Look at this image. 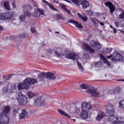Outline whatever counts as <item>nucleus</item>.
I'll return each mask as SVG.
<instances>
[{"label": "nucleus", "instance_id": "f257e3e1", "mask_svg": "<svg viewBox=\"0 0 124 124\" xmlns=\"http://www.w3.org/2000/svg\"><path fill=\"white\" fill-rule=\"evenodd\" d=\"M115 113V110H106L107 116H109L108 118V121L110 122L109 124H124V121L122 120V118L114 116Z\"/></svg>", "mask_w": 124, "mask_h": 124}, {"label": "nucleus", "instance_id": "f03ea898", "mask_svg": "<svg viewBox=\"0 0 124 124\" xmlns=\"http://www.w3.org/2000/svg\"><path fill=\"white\" fill-rule=\"evenodd\" d=\"M91 108L89 104L83 102L81 105L82 111L79 115V116L84 119H87L88 118V115L87 111Z\"/></svg>", "mask_w": 124, "mask_h": 124}, {"label": "nucleus", "instance_id": "7ed1b4c3", "mask_svg": "<svg viewBox=\"0 0 124 124\" xmlns=\"http://www.w3.org/2000/svg\"><path fill=\"white\" fill-rule=\"evenodd\" d=\"M16 99L19 103L21 105H24L27 103V97L21 93H19L16 94Z\"/></svg>", "mask_w": 124, "mask_h": 124}, {"label": "nucleus", "instance_id": "20e7f679", "mask_svg": "<svg viewBox=\"0 0 124 124\" xmlns=\"http://www.w3.org/2000/svg\"><path fill=\"white\" fill-rule=\"evenodd\" d=\"M87 93L90 94L91 96L96 97H103L104 95L103 92H102L99 93L94 88L91 86L90 90L86 91Z\"/></svg>", "mask_w": 124, "mask_h": 124}, {"label": "nucleus", "instance_id": "39448f33", "mask_svg": "<svg viewBox=\"0 0 124 124\" xmlns=\"http://www.w3.org/2000/svg\"><path fill=\"white\" fill-rule=\"evenodd\" d=\"M108 58H110L113 61H124V56L122 55H110L108 56Z\"/></svg>", "mask_w": 124, "mask_h": 124}, {"label": "nucleus", "instance_id": "423d86ee", "mask_svg": "<svg viewBox=\"0 0 124 124\" xmlns=\"http://www.w3.org/2000/svg\"><path fill=\"white\" fill-rule=\"evenodd\" d=\"M13 15L12 12L1 13L0 14V19L2 20H9L12 17Z\"/></svg>", "mask_w": 124, "mask_h": 124}, {"label": "nucleus", "instance_id": "0eeeda50", "mask_svg": "<svg viewBox=\"0 0 124 124\" xmlns=\"http://www.w3.org/2000/svg\"><path fill=\"white\" fill-rule=\"evenodd\" d=\"M55 56L61 59L63 57H65L67 58L75 60L78 59L79 56L78 55H55Z\"/></svg>", "mask_w": 124, "mask_h": 124}, {"label": "nucleus", "instance_id": "6e6552de", "mask_svg": "<svg viewBox=\"0 0 124 124\" xmlns=\"http://www.w3.org/2000/svg\"><path fill=\"white\" fill-rule=\"evenodd\" d=\"M9 122V118L8 116H4L3 113H0V124H7Z\"/></svg>", "mask_w": 124, "mask_h": 124}, {"label": "nucleus", "instance_id": "1a4fd4ad", "mask_svg": "<svg viewBox=\"0 0 124 124\" xmlns=\"http://www.w3.org/2000/svg\"><path fill=\"white\" fill-rule=\"evenodd\" d=\"M24 13L27 17H30L31 15V13L28 12V11L32 9L31 6L29 5H25L23 7Z\"/></svg>", "mask_w": 124, "mask_h": 124}, {"label": "nucleus", "instance_id": "9d476101", "mask_svg": "<svg viewBox=\"0 0 124 124\" xmlns=\"http://www.w3.org/2000/svg\"><path fill=\"white\" fill-rule=\"evenodd\" d=\"M44 103V99L41 97H38L36 98L35 101V105L38 107L42 106Z\"/></svg>", "mask_w": 124, "mask_h": 124}, {"label": "nucleus", "instance_id": "9b49d317", "mask_svg": "<svg viewBox=\"0 0 124 124\" xmlns=\"http://www.w3.org/2000/svg\"><path fill=\"white\" fill-rule=\"evenodd\" d=\"M105 4V5L110 9L111 13V15H112L113 12L115 10L116 7L110 1H107Z\"/></svg>", "mask_w": 124, "mask_h": 124}, {"label": "nucleus", "instance_id": "f8f14e48", "mask_svg": "<svg viewBox=\"0 0 124 124\" xmlns=\"http://www.w3.org/2000/svg\"><path fill=\"white\" fill-rule=\"evenodd\" d=\"M91 45L93 46L96 47L97 50H100L101 48V45L98 41H95L94 40H92L90 42Z\"/></svg>", "mask_w": 124, "mask_h": 124}, {"label": "nucleus", "instance_id": "ddd939ff", "mask_svg": "<svg viewBox=\"0 0 124 124\" xmlns=\"http://www.w3.org/2000/svg\"><path fill=\"white\" fill-rule=\"evenodd\" d=\"M91 21L95 25H98L99 23L100 25L103 26L104 25V24L102 22H100V21L97 18L93 17H90Z\"/></svg>", "mask_w": 124, "mask_h": 124}, {"label": "nucleus", "instance_id": "4468645a", "mask_svg": "<svg viewBox=\"0 0 124 124\" xmlns=\"http://www.w3.org/2000/svg\"><path fill=\"white\" fill-rule=\"evenodd\" d=\"M68 22L69 23H71L75 24V26L78 28H81L83 26L81 23L80 22H77L76 21H74L72 19H70L68 21Z\"/></svg>", "mask_w": 124, "mask_h": 124}, {"label": "nucleus", "instance_id": "2eb2a0df", "mask_svg": "<svg viewBox=\"0 0 124 124\" xmlns=\"http://www.w3.org/2000/svg\"><path fill=\"white\" fill-rule=\"evenodd\" d=\"M25 82L26 83L27 85L28 86L31 85L36 83L37 81L36 80L34 79H31L30 78H28L25 80Z\"/></svg>", "mask_w": 124, "mask_h": 124}, {"label": "nucleus", "instance_id": "dca6fc26", "mask_svg": "<svg viewBox=\"0 0 124 124\" xmlns=\"http://www.w3.org/2000/svg\"><path fill=\"white\" fill-rule=\"evenodd\" d=\"M77 14L78 15V16L83 22H85L87 20L88 18L85 14L83 13L81 15L79 13H78Z\"/></svg>", "mask_w": 124, "mask_h": 124}, {"label": "nucleus", "instance_id": "f3484780", "mask_svg": "<svg viewBox=\"0 0 124 124\" xmlns=\"http://www.w3.org/2000/svg\"><path fill=\"white\" fill-rule=\"evenodd\" d=\"M77 14L78 15V16L83 22H85L87 20L88 18L85 14L83 13L81 15L79 13H78Z\"/></svg>", "mask_w": 124, "mask_h": 124}, {"label": "nucleus", "instance_id": "a211bd4d", "mask_svg": "<svg viewBox=\"0 0 124 124\" xmlns=\"http://www.w3.org/2000/svg\"><path fill=\"white\" fill-rule=\"evenodd\" d=\"M105 115V113L104 112L101 111H100L98 113V116L96 118V120L98 121H100L102 118Z\"/></svg>", "mask_w": 124, "mask_h": 124}, {"label": "nucleus", "instance_id": "6ab92c4d", "mask_svg": "<svg viewBox=\"0 0 124 124\" xmlns=\"http://www.w3.org/2000/svg\"><path fill=\"white\" fill-rule=\"evenodd\" d=\"M28 87L26 83L25 82V80L23 83H21L18 84V87L19 90H22Z\"/></svg>", "mask_w": 124, "mask_h": 124}, {"label": "nucleus", "instance_id": "aec40b11", "mask_svg": "<svg viewBox=\"0 0 124 124\" xmlns=\"http://www.w3.org/2000/svg\"><path fill=\"white\" fill-rule=\"evenodd\" d=\"M100 59L102 60L104 63H106L107 65L110 67L111 66L110 63L105 58L103 55H100Z\"/></svg>", "mask_w": 124, "mask_h": 124}, {"label": "nucleus", "instance_id": "412c9836", "mask_svg": "<svg viewBox=\"0 0 124 124\" xmlns=\"http://www.w3.org/2000/svg\"><path fill=\"white\" fill-rule=\"evenodd\" d=\"M80 3L83 8H85L89 6V3L87 1L85 0H80Z\"/></svg>", "mask_w": 124, "mask_h": 124}, {"label": "nucleus", "instance_id": "4be33fe9", "mask_svg": "<svg viewBox=\"0 0 124 124\" xmlns=\"http://www.w3.org/2000/svg\"><path fill=\"white\" fill-rule=\"evenodd\" d=\"M106 108V110H115L114 106L110 103H108L105 106Z\"/></svg>", "mask_w": 124, "mask_h": 124}, {"label": "nucleus", "instance_id": "5701e85b", "mask_svg": "<svg viewBox=\"0 0 124 124\" xmlns=\"http://www.w3.org/2000/svg\"><path fill=\"white\" fill-rule=\"evenodd\" d=\"M58 113L60 114L61 115H63L65 117L68 118H70L71 116L68 115L67 113L65 112L64 111L61 110L60 109H58L57 110Z\"/></svg>", "mask_w": 124, "mask_h": 124}, {"label": "nucleus", "instance_id": "b1692460", "mask_svg": "<svg viewBox=\"0 0 124 124\" xmlns=\"http://www.w3.org/2000/svg\"><path fill=\"white\" fill-rule=\"evenodd\" d=\"M27 112L25 109H23L22 110V113L20 115V118L23 119L27 116Z\"/></svg>", "mask_w": 124, "mask_h": 124}, {"label": "nucleus", "instance_id": "393cba45", "mask_svg": "<svg viewBox=\"0 0 124 124\" xmlns=\"http://www.w3.org/2000/svg\"><path fill=\"white\" fill-rule=\"evenodd\" d=\"M46 78L48 79L53 80L55 79V77L52 73L48 72L46 74Z\"/></svg>", "mask_w": 124, "mask_h": 124}, {"label": "nucleus", "instance_id": "a878e982", "mask_svg": "<svg viewBox=\"0 0 124 124\" xmlns=\"http://www.w3.org/2000/svg\"><path fill=\"white\" fill-rule=\"evenodd\" d=\"M80 87L83 89H86L87 91H88L90 90V88L92 86H87L85 84H82L79 85Z\"/></svg>", "mask_w": 124, "mask_h": 124}, {"label": "nucleus", "instance_id": "bb28decb", "mask_svg": "<svg viewBox=\"0 0 124 124\" xmlns=\"http://www.w3.org/2000/svg\"><path fill=\"white\" fill-rule=\"evenodd\" d=\"M112 50V49L110 48H105L102 51L103 54L108 53L111 52Z\"/></svg>", "mask_w": 124, "mask_h": 124}, {"label": "nucleus", "instance_id": "cd10ccee", "mask_svg": "<svg viewBox=\"0 0 124 124\" xmlns=\"http://www.w3.org/2000/svg\"><path fill=\"white\" fill-rule=\"evenodd\" d=\"M10 110V107L9 106H7L4 107L3 110V112L4 114H7L9 113Z\"/></svg>", "mask_w": 124, "mask_h": 124}, {"label": "nucleus", "instance_id": "c85d7f7f", "mask_svg": "<svg viewBox=\"0 0 124 124\" xmlns=\"http://www.w3.org/2000/svg\"><path fill=\"white\" fill-rule=\"evenodd\" d=\"M28 96L30 98H31L36 96V94L31 91L28 92L27 93Z\"/></svg>", "mask_w": 124, "mask_h": 124}, {"label": "nucleus", "instance_id": "c756f323", "mask_svg": "<svg viewBox=\"0 0 124 124\" xmlns=\"http://www.w3.org/2000/svg\"><path fill=\"white\" fill-rule=\"evenodd\" d=\"M46 75V73L44 72H42L39 74L38 78L39 79V81H41L45 77V76Z\"/></svg>", "mask_w": 124, "mask_h": 124}, {"label": "nucleus", "instance_id": "7c9ffc66", "mask_svg": "<svg viewBox=\"0 0 124 124\" xmlns=\"http://www.w3.org/2000/svg\"><path fill=\"white\" fill-rule=\"evenodd\" d=\"M119 107L121 108H124V100H121L118 102Z\"/></svg>", "mask_w": 124, "mask_h": 124}, {"label": "nucleus", "instance_id": "2f4dec72", "mask_svg": "<svg viewBox=\"0 0 124 124\" xmlns=\"http://www.w3.org/2000/svg\"><path fill=\"white\" fill-rule=\"evenodd\" d=\"M4 7L6 9L9 10L10 7L9 6V3L8 1H5L3 4Z\"/></svg>", "mask_w": 124, "mask_h": 124}, {"label": "nucleus", "instance_id": "473e14b6", "mask_svg": "<svg viewBox=\"0 0 124 124\" xmlns=\"http://www.w3.org/2000/svg\"><path fill=\"white\" fill-rule=\"evenodd\" d=\"M78 69L81 71H83L84 70V68L80 63L78 61H77Z\"/></svg>", "mask_w": 124, "mask_h": 124}, {"label": "nucleus", "instance_id": "72a5a7b5", "mask_svg": "<svg viewBox=\"0 0 124 124\" xmlns=\"http://www.w3.org/2000/svg\"><path fill=\"white\" fill-rule=\"evenodd\" d=\"M83 48L84 50H86L88 51L89 48L90 47V46H89L87 44H84L83 45Z\"/></svg>", "mask_w": 124, "mask_h": 124}, {"label": "nucleus", "instance_id": "f704fd0d", "mask_svg": "<svg viewBox=\"0 0 124 124\" xmlns=\"http://www.w3.org/2000/svg\"><path fill=\"white\" fill-rule=\"evenodd\" d=\"M72 2L77 6L80 5V0H72Z\"/></svg>", "mask_w": 124, "mask_h": 124}, {"label": "nucleus", "instance_id": "c9c22d12", "mask_svg": "<svg viewBox=\"0 0 124 124\" xmlns=\"http://www.w3.org/2000/svg\"><path fill=\"white\" fill-rule=\"evenodd\" d=\"M28 36V35L25 33H23V34H21L19 36V37L20 38H26Z\"/></svg>", "mask_w": 124, "mask_h": 124}, {"label": "nucleus", "instance_id": "e433bc0d", "mask_svg": "<svg viewBox=\"0 0 124 124\" xmlns=\"http://www.w3.org/2000/svg\"><path fill=\"white\" fill-rule=\"evenodd\" d=\"M37 11L39 13L40 15H44V10L42 9H40L39 8H37Z\"/></svg>", "mask_w": 124, "mask_h": 124}, {"label": "nucleus", "instance_id": "4c0bfd02", "mask_svg": "<svg viewBox=\"0 0 124 124\" xmlns=\"http://www.w3.org/2000/svg\"><path fill=\"white\" fill-rule=\"evenodd\" d=\"M90 56L89 55H83L82 58L84 59H85L88 60L90 59Z\"/></svg>", "mask_w": 124, "mask_h": 124}, {"label": "nucleus", "instance_id": "58836bf2", "mask_svg": "<svg viewBox=\"0 0 124 124\" xmlns=\"http://www.w3.org/2000/svg\"><path fill=\"white\" fill-rule=\"evenodd\" d=\"M25 16L24 15H22L20 16L19 18L21 21H24L25 19Z\"/></svg>", "mask_w": 124, "mask_h": 124}, {"label": "nucleus", "instance_id": "ea45409f", "mask_svg": "<svg viewBox=\"0 0 124 124\" xmlns=\"http://www.w3.org/2000/svg\"><path fill=\"white\" fill-rule=\"evenodd\" d=\"M56 17L57 19H64L63 18V16L61 15L60 14H56Z\"/></svg>", "mask_w": 124, "mask_h": 124}, {"label": "nucleus", "instance_id": "a19ab883", "mask_svg": "<svg viewBox=\"0 0 124 124\" xmlns=\"http://www.w3.org/2000/svg\"><path fill=\"white\" fill-rule=\"evenodd\" d=\"M115 23L116 27H120L122 26L121 22H120L117 21Z\"/></svg>", "mask_w": 124, "mask_h": 124}, {"label": "nucleus", "instance_id": "79ce46f5", "mask_svg": "<svg viewBox=\"0 0 124 124\" xmlns=\"http://www.w3.org/2000/svg\"><path fill=\"white\" fill-rule=\"evenodd\" d=\"M49 6L51 8L53 9V10L56 11H57V9L56 8H55L53 6L51 3L50 4H49Z\"/></svg>", "mask_w": 124, "mask_h": 124}, {"label": "nucleus", "instance_id": "37998d69", "mask_svg": "<svg viewBox=\"0 0 124 124\" xmlns=\"http://www.w3.org/2000/svg\"><path fill=\"white\" fill-rule=\"evenodd\" d=\"M30 30L32 33H36L37 31L36 29L34 27H32L30 28Z\"/></svg>", "mask_w": 124, "mask_h": 124}, {"label": "nucleus", "instance_id": "c03bdc74", "mask_svg": "<svg viewBox=\"0 0 124 124\" xmlns=\"http://www.w3.org/2000/svg\"><path fill=\"white\" fill-rule=\"evenodd\" d=\"M87 14L88 15L90 16H91L93 15V11L89 10L87 12Z\"/></svg>", "mask_w": 124, "mask_h": 124}, {"label": "nucleus", "instance_id": "a18cd8bd", "mask_svg": "<svg viewBox=\"0 0 124 124\" xmlns=\"http://www.w3.org/2000/svg\"><path fill=\"white\" fill-rule=\"evenodd\" d=\"M16 1L15 0H14V1L12 2V4L13 5V8H16Z\"/></svg>", "mask_w": 124, "mask_h": 124}, {"label": "nucleus", "instance_id": "49530a36", "mask_svg": "<svg viewBox=\"0 0 124 124\" xmlns=\"http://www.w3.org/2000/svg\"><path fill=\"white\" fill-rule=\"evenodd\" d=\"M8 89V88L7 87H5L3 88V91L4 92L6 93L7 92Z\"/></svg>", "mask_w": 124, "mask_h": 124}, {"label": "nucleus", "instance_id": "de8ad7c7", "mask_svg": "<svg viewBox=\"0 0 124 124\" xmlns=\"http://www.w3.org/2000/svg\"><path fill=\"white\" fill-rule=\"evenodd\" d=\"M88 51H89L90 52L92 53H94L95 50L91 48L90 47L89 48Z\"/></svg>", "mask_w": 124, "mask_h": 124}, {"label": "nucleus", "instance_id": "09e8293b", "mask_svg": "<svg viewBox=\"0 0 124 124\" xmlns=\"http://www.w3.org/2000/svg\"><path fill=\"white\" fill-rule=\"evenodd\" d=\"M119 17L121 19L124 18V13H122L119 16Z\"/></svg>", "mask_w": 124, "mask_h": 124}, {"label": "nucleus", "instance_id": "8fccbe9b", "mask_svg": "<svg viewBox=\"0 0 124 124\" xmlns=\"http://www.w3.org/2000/svg\"><path fill=\"white\" fill-rule=\"evenodd\" d=\"M40 15V14H39L38 12H36L34 14L33 16L35 17H39Z\"/></svg>", "mask_w": 124, "mask_h": 124}, {"label": "nucleus", "instance_id": "3c124183", "mask_svg": "<svg viewBox=\"0 0 124 124\" xmlns=\"http://www.w3.org/2000/svg\"><path fill=\"white\" fill-rule=\"evenodd\" d=\"M42 1L45 3L46 5H48L49 6V4H50L51 3H49L46 1L45 0H42Z\"/></svg>", "mask_w": 124, "mask_h": 124}, {"label": "nucleus", "instance_id": "603ef678", "mask_svg": "<svg viewBox=\"0 0 124 124\" xmlns=\"http://www.w3.org/2000/svg\"><path fill=\"white\" fill-rule=\"evenodd\" d=\"M42 1L45 3L46 5H48L49 6V4H50L51 3H49L46 1L45 0H42Z\"/></svg>", "mask_w": 124, "mask_h": 124}, {"label": "nucleus", "instance_id": "864d4df0", "mask_svg": "<svg viewBox=\"0 0 124 124\" xmlns=\"http://www.w3.org/2000/svg\"><path fill=\"white\" fill-rule=\"evenodd\" d=\"M64 10L66 11V12L68 14H70V10H68V9L66 8L64 9Z\"/></svg>", "mask_w": 124, "mask_h": 124}, {"label": "nucleus", "instance_id": "5fc2aeb1", "mask_svg": "<svg viewBox=\"0 0 124 124\" xmlns=\"http://www.w3.org/2000/svg\"><path fill=\"white\" fill-rule=\"evenodd\" d=\"M16 86L15 85H12L11 89L12 90H14L16 89Z\"/></svg>", "mask_w": 124, "mask_h": 124}, {"label": "nucleus", "instance_id": "6e6d98bb", "mask_svg": "<svg viewBox=\"0 0 124 124\" xmlns=\"http://www.w3.org/2000/svg\"><path fill=\"white\" fill-rule=\"evenodd\" d=\"M12 75L10 74L8 75H7L6 76L5 78L6 79H8L10 78L12 76Z\"/></svg>", "mask_w": 124, "mask_h": 124}, {"label": "nucleus", "instance_id": "4d7b16f0", "mask_svg": "<svg viewBox=\"0 0 124 124\" xmlns=\"http://www.w3.org/2000/svg\"><path fill=\"white\" fill-rule=\"evenodd\" d=\"M53 50L50 49H48V50L47 52L50 54H51L52 53V52H53Z\"/></svg>", "mask_w": 124, "mask_h": 124}, {"label": "nucleus", "instance_id": "13d9d810", "mask_svg": "<svg viewBox=\"0 0 124 124\" xmlns=\"http://www.w3.org/2000/svg\"><path fill=\"white\" fill-rule=\"evenodd\" d=\"M79 108H76L75 109V112L76 113H78L79 111Z\"/></svg>", "mask_w": 124, "mask_h": 124}, {"label": "nucleus", "instance_id": "bf43d9fd", "mask_svg": "<svg viewBox=\"0 0 124 124\" xmlns=\"http://www.w3.org/2000/svg\"><path fill=\"white\" fill-rule=\"evenodd\" d=\"M113 54H120L117 51L115 50L113 52Z\"/></svg>", "mask_w": 124, "mask_h": 124}, {"label": "nucleus", "instance_id": "052dcab7", "mask_svg": "<svg viewBox=\"0 0 124 124\" xmlns=\"http://www.w3.org/2000/svg\"><path fill=\"white\" fill-rule=\"evenodd\" d=\"M55 80H59L61 79V78L59 77H57L56 78H55Z\"/></svg>", "mask_w": 124, "mask_h": 124}, {"label": "nucleus", "instance_id": "680f3d73", "mask_svg": "<svg viewBox=\"0 0 124 124\" xmlns=\"http://www.w3.org/2000/svg\"><path fill=\"white\" fill-rule=\"evenodd\" d=\"M3 30V28L2 27L0 26V31H1Z\"/></svg>", "mask_w": 124, "mask_h": 124}, {"label": "nucleus", "instance_id": "e2e57ef3", "mask_svg": "<svg viewBox=\"0 0 124 124\" xmlns=\"http://www.w3.org/2000/svg\"><path fill=\"white\" fill-rule=\"evenodd\" d=\"M99 63H101V62L100 61L99 62H95V64H96L97 65Z\"/></svg>", "mask_w": 124, "mask_h": 124}, {"label": "nucleus", "instance_id": "0e129e2a", "mask_svg": "<svg viewBox=\"0 0 124 124\" xmlns=\"http://www.w3.org/2000/svg\"><path fill=\"white\" fill-rule=\"evenodd\" d=\"M118 81H122L124 82V79H117Z\"/></svg>", "mask_w": 124, "mask_h": 124}, {"label": "nucleus", "instance_id": "69168bd1", "mask_svg": "<svg viewBox=\"0 0 124 124\" xmlns=\"http://www.w3.org/2000/svg\"><path fill=\"white\" fill-rule=\"evenodd\" d=\"M113 31H114V32L115 33H116V31H117L116 29L115 28H113Z\"/></svg>", "mask_w": 124, "mask_h": 124}, {"label": "nucleus", "instance_id": "338daca9", "mask_svg": "<svg viewBox=\"0 0 124 124\" xmlns=\"http://www.w3.org/2000/svg\"><path fill=\"white\" fill-rule=\"evenodd\" d=\"M76 54L75 53H70L69 54Z\"/></svg>", "mask_w": 124, "mask_h": 124}, {"label": "nucleus", "instance_id": "774afa93", "mask_svg": "<svg viewBox=\"0 0 124 124\" xmlns=\"http://www.w3.org/2000/svg\"><path fill=\"white\" fill-rule=\"evenodd\" d=\"M17 111H18L17 108L15 110H14V111H15L16 113V112Z\"/></svg>", "mask_w": 124, "mask_h": 124}]
</instances>
